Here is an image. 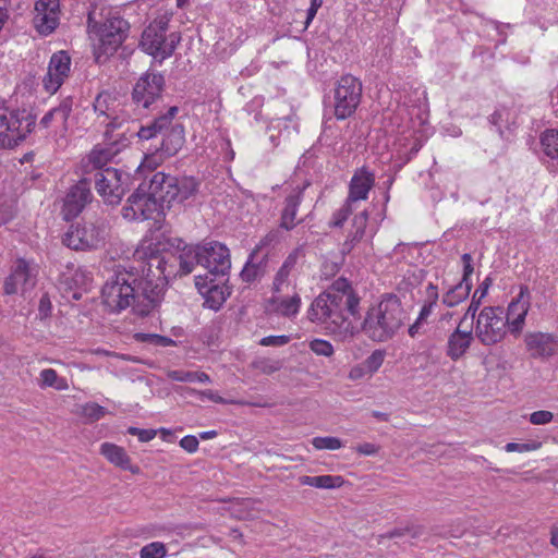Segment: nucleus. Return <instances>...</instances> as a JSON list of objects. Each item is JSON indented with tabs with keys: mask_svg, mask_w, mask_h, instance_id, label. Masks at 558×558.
Instances as JSON below:
<instances>
[{
	"mask_svg": "<svg viewBox=\"0 0 558 558\" xmlns=\"http://www.w3.org/2000/svg\"><path fill=\"white\" fill-rule=\"evenodd\" d=\"M199 280L201 276L196 277V286L198 289L202 290L206 288L204 306L214 311L220 310L230 294L227 288L215 283H210L208 287L206 284L202 286ZM210 282H213V280H210Z\"/></svg>",
	"mask_w": 558,
	"mask_h": 558,
	"instance_id": "32",
	"label": "nucleus"
},
{
	"mask_svg": "<svg viewBox=\"0 0 558 558\" xmlns=\"http://www.w3.org/2000/svg\"><path fill=\"white\" fill-rule=\"evenodd\" d=\"M374 183L375 175L373 172L368 171L365 167L359 169L350 181L347 201L353 204L357 201L367 199L368 193L374 186Z\"/></svg>",
	"mask_w": 558,
	"mask_h": 558,
	"instance_id": "21",
	"label": "nucleus"
},
{
	"mask_svg": "<svg viewBox=\"0 0 558 558\" xmlns=\"http://www.w3.org/2000/svg\"><path fill=\"white\" fill-rule=\"evenodd\" d=\"M343 478L341 476L336 475H318V476H308L304 475L300 477V483L302 485H307L316 488L324 489H332L339 488L343 484Z\"/></svg>",
	"mask_w": 558,
	"mask_h": 558,
	"instance_id": "34",
	"label": "nucleus"
},
{
	"mask_svg": "<svg viewBox=\"0 0 558 558\" xmlns=\"http://www.w3.org/2000/svg\"><path fill=\"white\" fill-rule=\"evenodd\" d=\"M539 447H541V442H537V441L523 442V444L508 442L505 446V450L507 452H527V451L537 450Z\"/></svg>",
	"mask_w": 558,
	"mask_h": 558,
	"instance_id": "51",
	"label": "nucleus"
},
{
	"mask_svg": "<svg viewBox=\"0 0 558 558\" xmlns=\"http://www.w3.org/2000/svg\"><path fill=\"white\" fill-rule=\"evenodd\" d=\"M109 122L106 124V130L110 131H119L128 125L133 126L134 120L131 119V116L128 109L123 106L117 107V111L108 118Z\"/></svg>",
	"mask_w": 558,
	"mask_h": 558,
	"instance_id": "40",
	"label": "nucleus"
},
{
	"mask_svg": "<svg viewBox=\"0 0 558 558\" xmlns=\"http://www.w3.org/2000/svg\"><path fill=\"white\" fill-rule=\"evenodd\" d=\"M282 364L280 361H274L264 359L255 364V367L264 374H272L281 368Z\"/></svg>",
	"mask_w": 558,
	"mask_h": 558,
	"instance_id": "53",
	"label": "nucleus"
},
{
	"mask_svg": "<svg viewBox=\"0 0 558 558\" xmlns=\"http://www.w3.org/2000/svg\"><path fill=\"white\" fill-rule=\"evenodd\" d=\"M360 299L345 278H338L329 289L312 302L307 317L313 323L341 340L353 337L357 331L354 320L360 319Z\"/></svg>",
	"mask_w": 558,
	"mask_h": 558,
	"instance_id": "2",
	"label": "nucleus"
},
{
	"mask_svg": "<svg viewBox=\"0 0 558 558\" xmlns=\"http://www.w3.org/2000/svg\"><path fill=\"white\" fill-rule=\"evenodd\" d=\"M308 347L316 355L330 357L335 353L332 344L324 339H314Z\"/></svg>",
	"mask_w": 558,
	"mask_h": 558,
	"instance_id": "48",
	"label": "nucleus"
},
{
	"mask_svg": "<svg viewBox=\"0 0 558 558\" xmlns=\"http://www.w3.org/2000/svg\"><path fill=\"white\" fill-rule=\"evenodd\" d=\"M290 341V336L280 335V336H267L262 338L259 341L260 345L264 347H282Z\"/></svg>",
	"mask_w": 558,
	"mask_h": 558,
	"instance_id": "55",
	"label": "nucleus"
},
{
	"mask_svg": "<svg viewBox=\"0 0 558 558\" xmlns=\"http://www.w3.org/2000/svg\"><path fill=\"white\" fill-rule=\"evenodd\" d=\"M426 363L421 365L423 371H428L427 375L430 377H437L439 374L437 359L433 357L430 354H425Z\"/></svg>",
	"mask_w": 558,
	"mask_h": 558,
	"instance_id": "57",
	"label": "nucleus"
},
{
	"mask_svg": "<svg viewBox=\"0 0 558 558\" xmlns=\"http://www.w3.org/2000/svg\"><path fill=\"white\" fill-rule=\"evenodd\" d=\"M147 338L150 340L153 344L160 347H169L174 343V341L171 338L159 335H147Z\"/></svg>",
	"mask_w": 558,
	"mask_h": 558,
	"instance_id": "63",
	"label": "nucleus"
},
{
	"mask_svg": "<svg viewBox=\"0 0 558 558\" xmlns=\"http://www.w3.org/2000/svg\"><path fill=\"white\" fill-rule=\"evenodd\" d=\"M167 548L162 542H153L143 546L140 550V558H166Z\"/></svg>",
	"mask_w": 558,
	"mask_h": 558,
	"instance_id": "45",
	"label": "nucleus"
},
{
	"mask_svg": "<svg viewBox=\"0 0 558 558\" xmlns=\"http://www.w3.org/2000/svg\"><path fill=\"white\" fill-rule=\"evenodd\" d=\"M405 318L400 299L396 294H386L368 308L361 327L369 339L384 342L397 333Z\"/></svg>",
	"mask_w": 558,
	"mask_h": 558,
	"instance_id": "3",
	"label": "nucleus"
},
{
	"mask_svg": "<svg viewBox=\"0 0 558 558\" xmlns=\"http://www.w3.org/2000/svg\"><path fill=\"white\" fill-rule=\"evenodd\" d=\"M38 385L40 388L51 387L60 391L69 388L66 379L60 377L52 368H45L40 372Z\"/></svg>",
	"mask_w": 558,
	"mask_h": 558,
	"instance_id": "38",
	"label": "nucleus"
},
{
	"mask_svg": "<svg viewBox=\"0 0 558 558\" xmlns=\"http://www.w3.org/2000/svg\"><path fill=\"white\" fill-rule=\"evenodd\" d=\"M489 284H490V280L488 278H486L480 286L478 288L475 290L473 296H472V300H471V303L464 314V317L463 319L468 318V317H471L472 319L475 318L476 316V312L478 311L480 308V305H481V302L482 300L485 298V295L487 294V290L489 288Z\"/></svg>",
	"mask_w": 558,
	"mask_h": 558,
	"instance_id": "42",
	"label": "nucleus"
},
{
	"mask_svg": "<svg viewBox=\"0 0 558 558\" xmlns=\"http://www.w3.org/2000/svg\"><path fill=\"white\" fill-rule=\"evenodd\" d=\"M129 23L120 16L108 17L101 26L100 32V53L97 60L105 54L106 57L113 54L126 38Z\"/></svg>",
	"mask_w": 558,
	"mask_h": 558,
	"instance_id": "15",
	"label": "nucleus"
},
{
	"mask_svg": "<svg viewBox=\"0 0 558 558\" xmlns=\"http://www.w3.org/2000/svg\"><path fill=\"white\" fill-rule=\"evenodd\" d=\"M463 320L460 322L456 330L448 337L446 353L452 361H458L462 357L474 340V335L471 330L460 329Z\"/></svg>",
	"mask_w": 558,
	"mask_h": 558,
	"instance_id": "24",
	"label": "nucleus"
},
{
	"mask_svg": "<svg viewBox=\"0 0 558 558\" xmlns=\"http://www.w3.org/2000/svg\"><path fill=\"white\" fill-rule=\"evenodd\" d=\"M161 208L160 204L147 190L146 184H141L129 196L126 204L122 208V215L129 220H147L153 218V215Z\"/></svg>",
	"mask_w": 558,
	"mask_h": 558,
	"instance_id": "11",
	"label": "nucleus"
},
{
	"mask_svg": "<svg viewBox=\"0 0 558 558\" xmlns=\"http://www.w3.org/2000/svg\"><path fill=\"white\" fill-rule=\"evenodd\" d=\"M116 156V148H108L105 144L95 146L86 158L83 159L84 174L88 175L93 171L99 172L102 169L110 168L108 165Z\"/></svg>",
	"mask_w": 558,
	"mask_h": 558,
	"instance_id": "22",
	"label": "nucleus"
},
{
	"mask_svg": "<svg viewBox=\"0 0 558 558\" xmlns=\"http://www.w3.org/2000/svg\"><path fill=\"white\" fill-rule=\"evenodd\" d=\"M161 135L160 150L167 157L175 155L184 145V128L180 123H174L173 120L169 126L165 128Z\"/></svg>",
	"mask_w": 558,
	"mask_h": 558,
	"instance_id": "27",
	"label": "nucleus"
},
{
	"mask_svg": "<svg viewBox=\"0 0 558 558\" xmlns=\"http://www.w3.org/2000/svg\"><path fill=\"white\" fill-rule=\"evenodd\" d=\"M383 353L380 351H375L367 357L366 364L372 371H377L379 366L383 364Z\"/></svg>",
	"mask_w": 558,
	"mask_h": 558,
	"instance_id": "60",
	"label": "nucleus"
},
{
	"mask_svg": "<svg viewBox=\"0 0 558 558\" xmlns=\"http://www.w3.org/2000/svg\"><path fill=\"white\" fill-rule=\"evenodd\" d=\"M367 220L368 214L366 210L354 216L352 220V229L341 245L342 255L350 254L355 245L363 239L367 226Z\"/></svg>",
	"mask_w": 558,
	"mask_h": 558,
	"instance_id": "31",
	"label": "nucleus"
},
{
	"mask_svg": "<svg viewBox=\"0 0 558 558\" xmlns=\"http://www.w3.org/2000/svg\"><path fill=\"white\" fill-rule=\"evenodd\" d=\"M475 337L484 345L499 343L507 335L504 310L499 306H486L476 317Z\"/></svg>",
	"mask_w": 558,
	"mask_h": 558,
	"instance_id": "8",
	"label": "nucleus"
},
{
	"mask_svg": "<svg viewBox=\"0 0 558 558\" xmlns=\"http://www.w3.org/2000/svg\"><path fill=\"white\" fill-rule=\"evenodd\" d=\"M362 98V83L351 74L342 75L335 87V116L338 120L351 117Z\"/></svg>",
	"mask_w": 558,
	"mask_h": 558,
	"instance_id": "9",
	"label": "nucleus"
},
{
	"mask_svg": "<svg viewBox=\"0 0 558 558\" xmlns=\"http://www.w3.org/2000/svg\"><path fill=\"white\" fill-rule=\"evenodd\" d=\"M165 77L160 73L146 72L137 80L132 90V100L137 107L149 109L161 98Z\"/></svg>",
	"mask_w": 558,
	"mask_h": 558,
	"instance_id": "12",
	"label": "nucleus"
},
{
	"mask_svg": "<svg viewBox=\"0 0 558 558\" xmlns=\"http://www.w3.org/2000/svg\"><path fill=\"white\" fill-rule=\"evenodd\" d=\"M168 26L169 19L166 15L154 20L144 29L140 43L141 48L159 62L171 57L181 40L179 33L168 34Z\"/></svg>",
	"mask_w": 558,
	"mask_h": 558,
	"instance_id": "5",
	"label": "nucleus"
},
{
	"mask_svg": "<svg viewBox=\"0 0 558 558\" xmlns=\"http://www.w3.org/2000/svg\"><path fill=\"white\" fill-rule=\"evenodd\" d=\"M15 215V204L13 201L0 203V227L7 225Z\"/></svg>",
	"mask_w": 558,
	"mask_h": 558,
	"instance_id": "50",
	"label": "nucleus"
},
{
	"mask_svg": "<svg viewBox=\"0 0 558 558\" xmlns=\"http://www.w3.org/2000/svg\"><path fill=\"white\" fill-rule=\"evenodd\" d=\"M36 278V267L24 258H19L12 266L10 275L4 279L3 291L8 295L25 294L35 287Z\"/></svg>",
	"mask_w": 558,
	"mask_h": 558,
	"instance_id": "14",
	"label": "nucleus"
},
{
	"mask_svg": "<svg viewBox=\"0 0 558 558\" xmlns=\"http://www.w3.org/2000/svg\"><path fill=\"white\" fill-rule=\"evenodd\" d=\"M303 254L301 247L294 248L284 259L281 267L278 269L272 281L274 293H281L284 287L289 286V277L294 269L299 257Z\"/></svg>",
	"mask_w": 558,
	"mask_h": 558,
	"instance_id": "30",
	"label": "nucleus"
},
{
	"mask_svg": "<svg viewBox=\"0 0 558 558\" xmlns=\"http://www.w3.org/2000/svg\"><path fill=\"white\" fill-rule=\"evenodd\" d=\"M109 225L105 219L84 221L70 226L62 236V243L75 251H94L106 245Z\"/></svg>",
	"mask_w": 558,
	"mask_h": 558,
	"instance_id": "6",
	"label": "nucleus"
},
{
	"mask_svg": "<svg viewBox=\"0 0 558 558\" xmlns=\"http://www.w3.org/2000/svg\"><path fill=\"white\" fill-rule=\"evenodd\" d=\"M355 451L363 456H375L379 451V447L372 442H364L357 445Z\"/></svg>",
	"mask_w": 558,
	"mask_h": 558,
	"instance_id": "59",
	"label": "nucleus"
},
{
	"mask_svg": "<svg viewBox=\"0 0 558 558\" xmlns=\"http://www.w3.org/2000/svg\"><path fill=\"white\" fill-rule=\"evenodd\" d=\"M100 453L112 464L116 466L128 470L133 474H137L140 472L138 466H133L131 463V459L128 456L124 448L117 446L111 442H104L100 446Z\"/></svg>",
	"mask_w": 558,
	"mask_h": 558,
	"instance_id": "29",
	"label": "nucleus"
},
{
	"mask_svg": "<svg viewBox=\"0 0 558 558\" xmlns=\"http://www.w3.org/2000/svg\"><path fill=\"white\" fill-rule=\"evenodd\" d=\"M543 153L550 159H558V130L546 129L539 136Z\"/></svg>",
	"mask_w": 558,
	"mask_h": 558,
	"instance_id": "37",
	"label": "nucleus"
},
{
	"mask_svg": "<svg viewBox=\"0 0 558 558\" xmlns=\"http://www.w3.org/2000/svg\"><path fill=\"white\" fill-rule=\"evenodd\" d=\"M527 352L534 359L553 356L558 351V337L548 332H527L524 336Z\"/></svg>",
	"mask_w": 558,
	"mask_h": 558,
	"instance_id": "19",
	"label": "nucleus"
},
{
	"mask_svg": "<svg viewBox=\"0 0 558 558\" xmlns=\"http://www.w3.org/2000/svg\"><path fill=\"white\" fill-rule=\"evenodd\" d=\"M38 311L41 317H48L51 312V302L47 294L40 298Z\"/></svg>",
	"mask_w": 558,
	"mask_h": 558,
	"instance_id": "61",
	"label": "nucleus"
},
{
	"mask_svg": "<svg viewBox=\"0 0 558 558\" xmlns=\"http://www.w3.org/2000/svg\"><path fill=\"white\" fill-rule=\"evenodd\" d=\"M352 203L349 201H345V203L333 213L332 220L330 221V226L332 227H342L344 221L349 218V216L352 214Z\"/></svg>",
	"mask_w": 558,
	"mask_h": 558,
	"instance_id": "49",
	"label": "nucleus"
},
{
	"mask_svg": "<svg viewBox=\"0 0 558 558\" xmlns=\"http://www.w3.org/2000/svg\"><path fill=\"white\" fill-rule=\"evenodd\" d=\"M73 99L71 97L64 98L59 106L52 108L54 114V122L59 123L63 130L68 129V119L72 112Z\"/></svg>",
	"mask_w": 558,
	"mask_h": 558,
	"instance_id": "44",
	"label": "nucleus"
},
{
	"mask_svg": "<svg viewBox=\"0 0 558 558\" xmlns=\"http://www.w3.org/2000/svg\"><path fill=\"white\" fill-rule=\"evenodd\" d=\"M60 21L59 0H38L35 3L33 25L44 36L54 32Z\"/></svg>",
	"mask_w": 558,
	"mask_h": 558,
	"instance_id": "17",
	"label": "nucleus"
},
{
	"mask_svg": "<svg viewBox=\"0 0 558 558\" xmlns=\"http://www.w3.org/2000/svg\"><path fill=\"white\" fill-rule=\"evenodd\" d=\"M36 118L26 111H10L0 108V147L13 148L32 133Z\"/></svg>",
	"mask_w": 558,
	"mask_h": 558,
	"instance_id": "7",
	"label": "nucleus"
},
{
	"mask_svg": "<svg viewBox=\"0 0 558 558\" xmlns=\"http://www.w3.org/2000/svg\"><path fill=\"white\" fill-rule=\"evenodd\" d=\"M92 178L84 177L69 190L62 207V214L65 220L69 221L76 218L92 201Z\"/></svg>",
	"mask_w": 558,
	"mask_h": 558,
	"instance_id": "16",
	"label": "nucleus"
},
{
	"mask_svg": "<svg viewBox=\"0 0 558 558\" xmlns=\"http://www.w3.org/2000/svg\"><path fill=\"white\" fill-rule=\"evenodd\" d=\"M178 111V107H170L167 113L159 116L147 125L138 126L136 121H134L133 128H135V136H137L141 140L147 141L155 137L157 134H161L165 128L169 126Z\"/></svg>",
	"mask_w": 558,
	"mask_h": 558,
	"instance_id": "26",
	"label": "nucleus"
},
{
	"mask_svg": "<svg viewBox=\"0 0 558 558\" xmlns=\"http://www.w3.org/2000/svg\"><path fill=\"white\" fill-rule=\"evenodd\" d=\"M529 306V290L526 287H521L518 296L508 305L507 316L505 317L506 326L508 325L512 332H520L522 330Z\"/></svg>",
	"mask_w": 558,
	"mask_h": 558,
	"instance_id": "20",
	"label": "nucleus"
},
{
	"mask_svg": "<svg viewBox=\"0 0 558 558\" xmlns=\"http://www.w3.org/2000/svg\"><path fill=\"white\" fill-rule=\"evenodd\" d=\"M198 439L193 435H186L180 440V447L189 453H194L198 449Z\"/></svg>",
	"mask_w": 558,
	"mask_h": 558,
	"instance_id": "56",
	"label": "nucleus"
},
{
	"mask_svg": "<svg viewBox=\"0 0 558 558\" xmlns=\"http://www.w3.org/2000/svg\"><path fill=\"white\" fill-rule=\"evenodd\" d=\"M190 391L194 395H197L201 399L207 398L208 400L215 402V403H221L225 404L227 401L220 397L217 392L208 389L203 391H197L195 389H190Z\"/></svg>",
	"mask_w": 558,
	"mask_h": 558,
	"instance_id": "58",
	"label": "nucleus"
},
{
	"mask_svg": "<svg viewBox=\"0 0 558 558\" xmlns=\"http://www.w3.org/2000/svg\"><path fill=\"white\" fill-rule=\"evenodd\" d=\"M256 255V251H253L244 265L240 277L244 282L251 283L260 278L264 275V267L262 263H254L253 259Z\"/></svg>",
	"mask_w": 558,
	"mask_h": 558,
	"instance_id": "41",
	"label": "nucleus"
},
{
	"mask_svg": "<svg viewBox=\"0 0 558 558\" xmlns=\"http://www.w3.org/2000/svg\"><path fill=\"white\" fill-rule=\"evenodd\" d=\"M77 414L83 417L86 422H96L102 418L107 414V409L99 405L96 402H87L80 405Z\"/></svg>",
	"mask_w": 558,
	"mask_h": 558,
	"instance_id": "43",
	"label": "nucleus"
},
{
	"mask_svg": "<svg viewBox=\"0 0 558 558\" xmlns=\"http://www.w3.org/2000/svg\"><path fill=\"white\" fill-rule=\"evenodd\" d=\"M201 266L208 274L217 276H226L231 268L229 248L217 241H210L199 244Z\"/></svg>",
	"mask_w": 558,
	"mask_h": 558,
	"instance_id": "13",
	"label": "nucleus"
},
{
	"mask_svg": "<svg viewBox=\"0 0 558 558\" xmlns=\"http://www.w3.org/2000/svg\"><path fill=\"white\" fill-rule=\"evenodd\" d=\"M301 296L298 292H294L290 296L279 295L275 293L269 300L271 310L283 317L293 318L299 314L301 307Z\"/></svg>",
	"mask_w": 558,
	"mask_h": 558,
	"instance_id": "28",
	"label": "nucleus"
},
{
	"mask_svg": "<svg viewBox=\"0 0 558 558\" xmlns=\"http://www.w3.org/2000/svg\"><path fill=\"white\" fill-rule=\"evenodd\" d=\"M472 283L459 282L449 289L442 296V303L448 307H453L468 299Z\"/></svg>",
	"mask_w": 558,
	"mask_h": 558,
	"instance_id": "36",
	"label": "nucleus"
},
{
	"mask_svg": "<svg viewBox=\"0 0 558 558\" xmlns=\"http://www.w3.org/2000/svg\"><path fill=\"white\" fill-rule=\"evenodd\" d=\"M54 122V114L53 110H49L40 120L39 125L47 129L51 125V123Z\"/></svg>",
	"mask_w": 558,
	"mask_h": 558,
	"instance_id": "64",
	"label": "nucleus"
},
{
	"mask_svg": "<svg viewBox=\"0 0 558 558\" xmlns=\"http://www.w3.org/2000/svg\"><path fill=\"white\" fill-rule=\"evenodd\" d=\"M312 445L317 450H337L342 447V441L337 437H315L312 440Z\"/></svg>",
	"mask_w": 558,
	"mask_h": 558,
	"instance_id": "47",
	"label": "nucleus"
},
{
	"mask_svg": "<svg viewBox=\"0 0 558 558\" xmlns=\"http://www.w3.org/2000/svg\"><path fill=\"white\" fill-rule=\"evenodd\" d=\"M95 189L106 204L118 205L128 189L129 175L116 168H106L95 172Z\"/></svg>",
	"mask_w": 558,
	"mask_h": 558,
	"instance_id": "10",
	"label": "nucleus"
},
{
	"mask_svg": "<svg viewBox=\"0 0 558 558\" xmlns=\"http://www.w3.org/2000/svg\"><path fill=\"white\" fill-rule=\"evenodd\" d=\"M135 137V128L128 125L119 131L106 130L105 132V145L108 148H116L117 155L124 148H126L132 138Z\"/></svg>",
	"mask_w": 558,
	"mask_h": 558,
	"instance_id": "33",
	"label": "nucleus"
},
{
	"mask_svg": "<svg viewBox=\"0 0 558 558\" xmlns=\"http://www.w3.org/2000/svg\"><path fill=\"white\" fill-rule=\"evenodd\" d=\"M71 69V57L64 50L54 52L49 61L47 74L44 76L43 85L46 92L54 94L69 76Z\"/></svg>",
	"mask_w": 558,
	"mask_h": 558,
	"instance_id": "18",
	"label": "nucleus"
},
{
	"mask_svg": "<svg viewBox=\"0 0 558 558\" xmlns=\"http://www.w3.org/2000/svg\"><path fill=\"white\" fill-rule=\"evenodd\" d=\"M128 433L133 436H137L138 440L142 442H148L154 439L157 435L156 429H142L137 427H129Z\"/></svg>",
	"mask_w": 558,
	"mask_h": 558,
	"instance_id": "54",
	"label": "nucleus"
},
{
	"mask_svg": "<svg viewBox=\"0 0 558 558\" xmlns=\"http://www.w3.org/2000/svg\"><path fill=\"white\" fill-rule=\"evenodd\" d=\"M168 378L180 383H210V377L204 372H191L183 369L169 371Z\"/></svg>",
	"mask_w": 558,
	"mask_h": 558,
	"instance_id": "39",
	"label": "nucleus"
},
{
	"mask_svg": "<svg viewBox=\"0 0 558 558\" xmlns=\"http://www.w3.org/2000/svg\"><path fill=\"white\" fill-rule=\"evenodd\" d=\"M307 184H304L303 186H296L286 198H284V206L281 210L280 216V228L284 230H292L298 222L296 214L300 204L303 201V194L306 189Z\"/></svg>",
	"mask_w": 558,
	"mask_h": 558,
	"instance_id": "23",
	"label": "nucleus"
},
{
	"mask_svg": "<svg viewBox=\"0 0 558 558\" xmlns=\"http://www.w3.org/2000/svg\"><path fill=\"white\" fill-rule=\"evenodd\" d=\"M178 111V107H170L167 113L159 116L147 125L138 126L136 121H134L133 128H135V136H137L141 140L147 141L155 137L157 134H161L165 128L169 126Z\"/></svg>",
	"mask_w": 558,
	"mask_h": 558,
	"instance_id": "25",
	"label": "nucleus"
},
{
	"mask_svg": "<svg viewBox=\"0 0 558 558\" xmlns=\"http://www.w3.org/2000/svg\"><path fill=\"white\" fill-rule=\"evenodd\" d=\"M554 420V414L550 411L539 410L530 414V422L533 425H545Z\"/></svg>",
	"mask_w": 558,
	"mask_h": 558,
	"instance_id": "52",
	"label": "nucleus"
},
{
	"mask_svg": "<svg viewBox=\"0 0 558 558\" xmlns=\"http://www.w3.org/2000/svg\"><path fill=\"white\" fill-rule=\"evenodd\" d=\"M182 240L144 239L130 264L112 269L101 290L102 302L111 313L132 307L141 316L150 314L163 299L168 278L185 276L201 265L199 244Z\"/></svg>",
	"mask_w": 558,
	"mask_h": 558,
	"instance_id": "1",
	"label": "nucleus"
},
{
	"mask_svg": "<svg viewBox=\"0 0 558 558\" xmlns=\"http://www.w3.org/2000/svg\"><path fill=\"white\" fill-rule=\"evenodd\" d=\"M199 183L193 177H174L165 172H156L146 185L149 193L161 207H170L174 203H183L198 191Z\"/></svg>",
	"mask_w": 558,
	"mask_h": 558,
	"instance_id": "4",
	"label": "nucleus"
},
{
	"mask_svg": "<svg viewBox=\"0 0 558 558\" xmlns=\"http://www.w3.org/2000/svg\"><path fill=\"white\" fill-rule=\"evenodd\" d=\"M93 106L98 116H102L108 119L117 111V107H119L120 104L110 93L101 92L95 98Z\"/></svg>",
	"mask_w": 558,
	"mask_h": 558,
	"instance_id": "35",
	"label": "nucleus"
},
{
	"mask_svg": "<svg viewBox=\"0 0 558 558\" xmlns=\"http://www.w3.org/2000/svg\"><path fill=\"white\" fill-rule=\"evenodd\" d=\"M279 241V234H278V231H270L268 232L259 242V245H257L256 247V252L263 247V246H267V245H270L272 243H277Z\"/></svg>",
	"mask_w": 558,
	"mask_h": 558,
	"instance_id": "62",
	"label": "nucleus"
},
{
	"mask_svg": "<svg viewBox=\"0 0 558 558\" xmlns=\"http://www.w3.org/2000/svg\"><path fill=\"white\" fill-rule=\"evenodd\" d=\"M426 291L429 298V302L423 305V307L420 311L418 317L416 318V320L421 323H424L427 319V317L430 315L433 311L434 305H436V302L438 300V292L436 286L429 283Z\"/></svg>",
	"mask_w": 558,
	"mask_h": 558,
	"instance_id": "46",
	"label": "nucleus"
}]
</instances>
